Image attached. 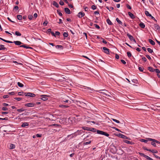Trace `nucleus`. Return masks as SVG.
<instances>
[{
    "mask_svg": "<svg viewBox=\"0 0 160 160\" xmlns=\"http://www.w3.org/2000/svg\"><path fill=\"white\" fill-rule=\"evenodd\" d=\"M59 107L61 108H67L68 107V106L67 105H59Z\"/></svg>",
    "mask_w": 160,
    "mask_h": 160,
    "instance_id": "nucleus-47",
    "label": "nucleus"
},
{
    "mask_svg": "<svg viewBox=\"0 0 160 160\" xmlns=\"http://www.w3.org/2000/svg\"><path fill=\"white\" fill-rule=\"evenodd\" d=\"M65 11V12L68 14H70V10L69 9L67 8H65L64 9Z\"/></svg>",
    "mask_w": 160,
    "mask_h": 160,
    "instance_id": "nucleus-18",
    "label": "nucleus"
},
{
    "mask_svg": "<svg viewBox=\"0 0 160 160\" xmlns=\"http://www.w3.org/2000/svg\"><path fill=\"white\" fill-rule=\"evenodd\" d=\"M121 61L124 64H125L126 63V62L123 59L121 60Z\"/></svg>",
    "mask_w": 160,
    "mask_h": 160,
    "instance_id": "nucleus-62",
    "label": "nucleus"
},
{
    "mask_svg": "<svg viewBox=\"0 0 160 160\" xmlns=\"http://www.w3.org/2000/svg\"><path fill=\"white\" fill-rule=\"evenodd\" d=\"M118 136L119 137L121 138H123V139H128V138L126 136L122 134L121 133H119L118 135Z\"/></svg>",
    "mask_w": 160,
    "mask_h": 160,
    "instance_id": "nucleus-6",
    "label": "nucleus"
},
{
    "mask_svg": "<svg viewBox=\"0 0 160 160\" xmlns=\"http://www.w3.org/2000/svg\"><path fill=\"white\" fill-rule=\"evenodd\" d=\"M139 26L142 28H144L145 27V25L144 23L142 22H141L139 23Z\"/></svg>",
    "mask_w": 160,
    "mask_h": 160,
    "instance_id": "nucleus-21",
    "label": "nucleus"
},
{
    "mask_svg": "<svg viewBox=\"0 0 160 160\" xmlns=\"http://www.w3.org/2000/svg\"><path fill=\"white\" fill-rule=\"evenodd\" d=\"M19 8L18 6H16L14 7V10H18Z\"/></svg>",
    "mask_w": 160,
    "mask_h": 160,
    "instance_id": "nucleus-57",
    "label": "nucleus"
},
{
    "mask_svg": "<svg viewBox=\"0 0 160 160\" xmlns=\"http://www.w3.org/2000/svg\"><path fill=\"white\" fill-rule=\"evenodd\" d=\"M92 8L93 10H95L96 8V7L95 5H93L92 6Z\"/></svg>",
    "mask_w": 160,
    "mask_h": 160,
    "instance_id": "nucleus-59",
    "label": "nucleus"
},
{
    "mask_svg": "<svg viewBox=\"0 0 160 160\" xmlns=\"http://www.w3.org/2000/svg\"><path fill=\"white\" fill-rule=\"evenodd\" d=\"M155 143H156L155 142L152 141L151 142V144L154 147H156V145Z\"/></svg>",
    "mask_w": 160,
    "mask_h": 160,
    "instance_id": "nucleus-42",
    "label": "nucleus"
},
{
    "mask_svg": "<svg viewBox=\"0 0 160 160\" xmlns=\"http://www.w3.org/2000/svg\"><path fill=\"white\" fill-rule=\"evenodd\" d=\"M71 100H72V103H76L77 105H79V104H80V102L79 101H78L77 100H73L72 98L71 97Z\"/></svg>",
    "mask_w": 160,
    "mask_h": 160,
    "instance_id": "nucleus-9",
    "label": "nucleus"
},
{
    "mask_svg": "<svg viewBox=\"0 0 160 160\" xmlns=\"http://www.w3.org/2000/svg\"><path fill=\"white\" fill-rule=\"evenodd\" d=\"M20 47H23L26 49H32V48L29 46H27L25 45H22L20 46Z\"/></svg>",
    "mask_w": 160,
    "mask_h": 160,
    "instance_id": "nucleus-17",
    "label": "nucleus"
},
{
    "mask_svg": "<svg viewBox=\"0 0 160 160\" xmlns=\"http://www.w3.org/2000/svg\"><path fill=\"white\" fill-rule=\"evenodd\" d=\"M148 51L150 53H152L153 52V51L152 49H151L150 48H148L147 49Z\"/></svg>",
    "mask_w": 160,
    "mask_h": 160,
    "instance_id": "nucleus-40",
    "label": "nucleus"
},
{
    "mask_svg": "<svg viewBox=\"0 0 160 160\" xmlns=\"http://www.w3.org/2000/svg\"><path fill=\"white\" fill-rule=\"evenodd\" d=\"M149 151L153 153H157L158 152V151L157 150H155L150 149V150H149Z\"/></svg>",
    "mask_w": 160,
    "mask_h": 160,
    "instance_id": "nucleus-28",
    "label": "nucleus"
},
{
    "mask_svg": "<svg viewBox=\"0 0 160 160\" xmlns=\"http://www.w3.org/2000/svg\"><path fill=\"white\" fill-rule=\"evenodd\" d=\"M148 70H149L151 72H154L155 70V69H154L152 67H149L148 68Z\"/></svg>",
    "mask_w": 160,
    "mask_h": 160,
    "instance_id": "nucleus-23",
    "label": "nucleus"
},
{
    "mask_svg": "<svg viewBox=\"0 0 160 160\" xmlns=\"http://www.w3.org/2000/svg\"><path fill=\"white\" fill-rule=\"evenodd\" d=\"M79 133L78 132V131H77L73 133H72V134H71V137L72 138L74 137H76L77 135H79Z\"/></svg>",
    "mask_w": 160,
    "mask_h": 160,
    "instance_id": "nucleus-7",
    "label": "nucleus"
},
{
    "mask_svg": "<svg viewBox=\"0 0 160 160\" xmlns=\"http://www.w3.org/2000/svg\"><path fill=\"white\" fill-rule=\"evenodd\" d=\"M24 95L26 96L31 97H34L36 96L34 94L30 92H25Z\"/></svg>",
    "mask_w": 160,
    "mask_h": 160,
    "instance_id": "nucleus-1",
    "label": "nucleus"
},
{
    "mask_svg": "<svg viewBox=\"0 0 160 160\" xmlns=\"http://www.w3.org/2000/svg\"><path fill=\"white\" fill-rule=\"evenodd\" d=\"M0 39L2 40L3 41L5 42H8V43H13V42H12V41H8V40H5V39H4L3 38H0Z\"/></svg>",
    "mask_w": 160,
    "mask_h": 160,
    "instance_id": "nucleus-24",
    "label": "nucleus"
},
{
    "mask_svg": "<svg viewBox=\"0 0 160 160\" xmlns=\"http://www.w3.org/2000/svg\"><path fill=\"white\" fill-rule=\"evenodd\" d=\"M146 57L149 60H151V58L150 57L149 55H146Z\"/></svg>",
    "mask_w": 160,
    "mask_h": 160,
    "instance_id": "nucleus-64",
    "label": "nucleus"
},
{
    "mask_svg": "<svg viewBox=\"0 0 160 160\" xmlns=\"http://www.w3.org/2000/svg\"><path fill=\"white\" fill-rule=\"evenodd\" d=\"M17 18L19 20H21L22 19V15H18L17 16Z\"/></svg>",
    "mask_w": 160,
    "mask_h": 160,
    "instance_id": "nucleus-32",
    "label": "nucleus"
},
{
    "mask_svg": "<svg viewBox=\"0 0 160 160\" xmlns=\"http://www.w3.org/2000/svg\"><path fill=\"white\" fill-rule=\"evenodd\" d=\"M91 143V141H89L88 142H84L83 144L84 145H87L88 144H89Z\"/></svg>",
    "mask_w": 160,
    "mask_h": 160,
    "instance_id": "nucleus-38",
    "label": "nucleus"
},
{
    "mask_svg": "<svg viewBox=\"0 0 160 160\" xmlns=\"http://www.w3.org/2000/svg\"><path fill=\"white\" fill-rule=\"evenodd\" d=\"M116 20L117 21V22L119 24L122 25V22L119 20L118 18H117L116 19Z\"/></svg>",
    "mask_w": 160,
    "mask_h": 160,
    "instance_id": "nucleus-30",
    "label": "nucleus"
},
{
    "mask_svg": "<svg viewBox=\"0 0 160 160\" xmlns=\"http://www.w3.org/2000/svg\"><path fill=\"white\" fill-rule=\"evenodd\" d=\"M102 42L103 43H104L105 44L107 43V41H106L103 38H102Z\"/></svg>",
    "mask_w": 160,
    "mask_h": 160,
    "instance_id": "nucleus-63",
    "label": "nucleus"
},
{
    "mask_svg": "<svg viewBox=\"0 0 160 160\" xmlns=\"http://www.w3.org/2000/svg\"><path fill=\"white\" fill-rule=\"evenodd\" d=\"M29 123L28 122H25L22 123L21 127H25L26 126H28Z\"/></svg>",
    "mask_w": 160,
    "mask_h": 160,
    "instance_id": "nucleus-14",
    "label": "nucleus"
},
{
    "mask_svg": "<svg viewBox=\"0 0 160 160\" xmlns=\"http://www.w3.org/2000/svg\"><path fill=\"white\" fill-rule=\"evenodd\" d=\"M154 72H155L158 74L160 73V71L158 69H155Z\"/></svg>",
    "mask_w": 160,
    "mask_h": 160,
    "instance_id": "nucleus-44",
    "label": "nucleus"
},
{
    "mask_svg": "<svg viewBox=\"0 0 160 160\" xmlns=\"http://www.w3.org/2000/svg\"><path fill=\"white\" fill-rule=\"evenodd\" d=\"M145 15L147 16H149V17H151V16H152V15L150 14L149 12L148 11H145Z\"/></svg>",
    "mask_w": 160,
    "mask_h": 160,
    "instance_id": "nucleus-27",
    "label": "nucleus"
},
{
    "mask_svg": "<svg viewBox=\"0 0 160 160\" xmlns=\"http://www.w3.org/2000/svg\"><path fill=\"white\" fill-rule=\"evenodd\" d=\"M102 135L105 136L107 137H108L109 136V134L108 133L103 131L102 132Z\"/></svg>",
    "mask_w": 160,
    "mask_h": 160,
    "instance_id": "nucleus-35",
    "label": "nucleus"
},
{
    "mask_svg": "<svg viewBox=\"0 0 160 160\" xmlns=\"http://www.w3.org/2000/svg\"><path fill=\"white\" fill-rule=\"evenodd\" d=\"M124 142L126 143L130 144L131 145L133 144L134 143L129 141H128L127 140H124Z\"/></svg>",
    "mask_w": 160,
    "mask_h": 160,
    "instance_id": "nucleus-15",
    "label": "nucleus"
},
{
    "mask_svg": "<svg viewBox=\"0 0 160 160\" xmlns=\"http://www.w3.org/2000/svg\"><path fill=\"white\" fill-rule=\"evenodd\" d=\"M85 15V14L84 12H79L78 15V16L79 18H82V17Z\"/></svg>",
    "mask_w": 160,
    "mask_h": 160,
    "instance_id": "nucleus-10",
    "label": "nucleus"
},
{
    "mask_svg": "<svg viewBox=\"0 0 160 160\" xmlns=\"http://www.w3.org/2000/svg\"><path fill=\"white\" fill-rule=\"evenodd\" d=\"M148 139H147V140H145V139H140V141L142 142H145V143H147V142H148Z\"/></svg>",
    "mask_w": 160,
    "mask_h": 160,
    "instance_id": "nucleus-34",
    "label": "nucleus"
},
{
    "mask_svg": "<svg viewBox=\"0 0 160 160\" xmlns=\"http://www.w3.org/2000/svg\"><path fill=\"white\" fill-rule=\"evenodd\" d=\"M128 14L130 17L132 19H134L135 18V16L131 12H128Z\"/></svg>",
    "mask_w": 160,
    "mask_h": 160,
    "instance_id": "nucleus-13",
    "label": "nucleus"
},
{
    "mask_svg": "<svg viewBox=\"0 0 160 160\" xmlns=\"http://www.w3.org/2000/svg\"><path fill=\"white\" fill-rule=\"evenodd\" d=\"M139 70L141 72H142L143 70V68L142 67H139Z\"/></svg>",
    "mask_w": 160,
    "mask_h": 160,
    "instance_id": "nucleus-55",
    "label": "nucleus"
},
{
    "mask_svg": "<svg viewBox=\"0 0 160 160\" xmlns=\"http://www.w3.org/2000/svg\"><path fill=\"white\" fill-rule=\"evenodd\" d=\"M89 131H91L93 132H95L96 131V129L94 128H90V130Z\"/></svg>",
    "mask_w": 160,
    "mask_h": 160,
    "instance_id": "nucleus-46",
    "label": "nucleus"
},
{
    "mask_svg": "<svg viewBox=\"0 0 160 160\" xmlns=\"http://www.w3.org/2000/svg\"><path fill=\"white\" fill-rule=\"evenodd\" d=\"M57 48H61L62 49V46L61 45H57L56 47Z\"/></svg>",
    "mask_w": 160,
    "mask_h": 160,
    "instance_id": "nucleus-45",
    "label": "nucleus"
},
{
    "mask_svg": "<svg viewBox=\"0 0 160 160\" xmlns=\"http://www.w3.org/2000/svg\"><path fill=\"white\" fill-rule=\"evenodd\" d=\"M5 49H6V48L4 47V45L0 44V50Z\"/></svg>",
    "mask_w": 160,
    "mask_h": 160,
    "instance_id": "nucleus-22",
    "label": "nucleus"
},
{
    "mask_svg": "<svg viewBox=\"0 0 160 160\" xmlns=\"http://www.w3.org/2000/svg\"><path fill=\"white\" fill-rule=\"evenodd\" d=\"M17 111L18 112H22L24 111L25 110L23 108H21L20 109H17Z\"/></svg>",
    "mask_w": 160,
    "mask_h": 160,
    "instance_id": "nucleus-36",
    "label": "nucleus"
},
{
    "mask_svg": "<svg viewBox=\"0 0 160 160\" xmlns=\"http://www.w3.org/2000/svg\"><path fill=\"white\" fill-rule=\"evenodd\" d=\"M59 4L61 5H63L64 4V3L62 1V0H60L59 2Z\"/></svg>",
    "mask_w": 160,
    "mask_h": 160,
    "instance_id": "nucleus-56",
    "label": "nucleus"
},
{
    "mask_svg": "<svg viewBox=\"0 0 160 160\" xmlns=\"http://www.w3.org/2000/svg\"><path fill=\"white\" fill-rule=\"evenodd\" d=\"M82 128L83 130H86L87 131H89V130H90V128L85 126L82 127Z\"/></svg>",
    "mask_w": 160,
    "mask_h": 160,
    "instance_id": "nucleus-25",
    "label": "nucleus"
},
{
    "mask_svg": "<svg viewBox=\"0 0 160 160\" xmlns=\"http://www.w3.org/2000/svg\"><path fill=\"white\" fill-rule=\"evenodd\" d=\"M24 93L22 92H18V94L20 96L23 95H24L23 94H24Z\"/></svg>",
    "mask_w": 160,
    "mask_h": 160,
    "instance_id": "nucleus-43",
    "label": "nucleus"
},
{
    "mask_svg": "<svg viewBox=\"0 0 160 160\" xmlns=\"http://www.w3.org/2000/svg\"><path fill=\"white\" fill-rule=\"evenodd\" d=\"M48 22L47 21H44V22L43 24L44 26H46L47 24H48Z\"/></svg>",
    "mask_w": 160,
    "mask_h": 160,
    "instance_id": "nucleus-50",
    "label": "nucleus"
},
{
    "mask_svg": "<svg viewBox=\"0 0 160 160\" xmlns=\"http://www.w3.org/2000/svg\"><path fill=\"white\" fill-rule=\"evenodd\" d=\"M15 148V145L13 144H10L9 145V148L10 149H13Z\"/></svg>",
    "mask_w": 160,
    "mask_h": 160,
    "instance_id": "nucleus-20",
    "label": "nucleus"
},
{
    "mask_svg": "<svg viewBox=\"0 0 160 160\" xmlns=\"http://www.w3.org/2000/svg\"><path fill=\"white\" fill-rule=\"evenodd\" d=\"M132 82L135 83H138V80L136 79H133L132 80Z\"/></svg>",
    "mask_w": 160,
    "mask_h": 160,
    "instance_id": "nucleus-53",
    "label": "nucleus"
},
{
    "mask_svg": "<svg viewBox=\"0 0 160 160\" xmlns=\"http://www.w3.org/2000/svg\"><path fill=\"white\" fill-rule=\"evenodd\" d=\"M107 23L109 25H112L113 24L109 19L107 20Z\"/></svg>",
    "mask_w": 160,
    "mask_h": 160,
    "instance_id": "nucleus-29",
    "label": "nucleus"
},
{
    "mask_svg": "<svg viewBox=\"0 0 160 160\" xmlns=\"http://www.w3.org/2000/svg\"><path fill=\"white\" fill-rule=\"evenodd\" d=\"M14 99L18 101L21 100L22 99V98H15Z\"/></svg>",
    "mask_w": 160,
    "mask_h": 160,
    "instance_id": "nucleus-61",
    "label": "nucleus"
},
{
    "mask_svg": "<svg viewBox=\"0 0 160 160\" xmlns=\"http://www.w3.org/2000/svg\"><path fill=\"white\" fill-rule=\"evenodd\" d=\"M127 56H128V57L129 58L131 57L132 56V54H131V52H127Z\"/></svg>",
    "mask_w": 160,
    "mask_h": 160,
    "instance_id": "nucleus-39",
    "label": "nucleus"
},
{
    "mask_svg": "<svg viewBox=\"0 0 160 160\" xmlns=\"http://www.w3.org/2000/svg\"><path fill=\"white\" fill-rule=\"evenodd\" d=\"M102 132H103V131H100V130H97V133L99 134H101V135H102Z\"/></svg>",
    "mask_w": 160,
    "mask_h": 160,
    "instance_id": "nucleus-37",
    "label": "nucleus"
},
{
    "mask_svg": "<svg viewBox=\"0 0 160 160\" xmlns=\"http://www.w3.org/2000/svg\"><path fill=\"white\" fill-rule=\"evenodd\" d=\"M142 148L144 150H147V151H149V150H150L149 149H147V148L146 147H143Z\"/></svg>",
    "mask_w": 160,
    "mask_h": 160,
    "instance_id": "nucleus-58",
    "label": "nucleus"
},
{
    "mask_svg": "<svg viewBox=\"0 0 160 160\" xmlns=\"http://www.w3.org/2000/svg\"><path fill=\"white\" fill-rule=\"evenodd\" d=\"M57 12L58 13V14L60 16H62V12L59 11V10H57Z\"/></svg>",
    "mask_w": 160,
    "mask_h": 160,
    "instance_id": "nucleus-51",
    "label": "nucleus"
},
{
    "mask_svg": "<svg viewBox=\"0 0 160 160\" xmlns=\"http://www.w3.org/2000/svg\"><path fill=\"white\" fill-rule=\"evenodd\" d=\"M94 25L95 26L96 28L98 29H99L100 28V27L97 24H94Z\"/></svg>",
    "mask_w": 160,
    "mask_h": 160,
    "instance_id": "nucleus-52",
    "label": "nucleus"
},
{
    "mask_svg": "<svg viewBox=\"0 0 160 160\" xmlns=\"http://www.w3.org/2000/svg\"><path fill=\"white\" fill-rule=\"evenodd\" d=\"M13 43H14L17 45H20L23 44L21 42L18 41H14L13 42Z\"/></svg>",
    "mask_w": 160,
    "mask_h": 160,
    "instance_id": "nucleus-11",
    "label": "nucleus"
},
{
    "mask_svg": "<svg viewBox=\"0 0 160 160\" xmlns=\"http://www.w3.org/2000/svg\"><path fill=\"white\" fill-rule=\"evenodd\" d=\"M36 103L33 102H30L27 103L25 104V106L26 107H32L35 106Z\"/></svg>",
    "mask_w": 160,
    "mask_h": 160,
    "instance_id": "nucleus-2",
    "label": "nucleus"
},
{
    "mask_svg": "<svg viewBox=\"0 0 160 160\" xmlns=\"http://www.w3.org/2000/svg\"><path fill=\"white\" fill-rule=\"evenodd\" d=\"M148 41L152 45H155V43L151 39H149Z\"/></svg>",
    "mask_w": 160,
    "mask_h": 160,
    "instance_id": "nucleus-19",
    "label": "nucleus"
},
{
    "mask_svg": "<svg viewBox=\"0 0 160 160\" xmlns=\"http://www.w3.org/2000/svg\"><path fill=\"white\" fill-rule=\"evenodd\" d=\"M154 26L156 30H158V32H160V27L159 25L157 24H154Z\"/></svg>",
    "mask_w": 160,
    "mask_h": 160,
    "instance_id": "nucleus-12",
    "label": "nucleus"
},
{
    "mask_svg": "<svg viewBox=\"0 0 160 160\" xmlns=\"http://www.w3.org/2000/svg\"><path fill=\"white\" fill-rule=\"evenodd\" d=\"M8 93L11 95H13L15 94V92H8Z\"/></svg>",
    "mask_w": 160,
    "mask_h": 160,
    "instance_id": "nucleus-60",
    "label": "nucleus"
},
{
    "mask_svg": "<svg viewBox=\"0 0 160 160\" xmlns=\"http://www.w3.org/2000/svg\"><path fill=\"white\" fill-rule=\"evenodd\" d=\"M40 96L41 97H42L41 99L43 101H46L48 99L46 97L47 96V95H40Z\"/></svg>",
    "mask_w": 160,
    "mask_h": 160,
    "instance_id": "nucleus-8",
    "label": "nucleus"
},
{
    "mask_svg": "<svg viewBox=\"0 0 160 160\" xmlns=\"http://www.w3.org/2000/svg\"><path fill=\"white\" fill-rule=\"evenodd\" d=\"M148 139V141H151L152 142H155L156 143L159 144H160V142L159 141H158L155 139H152L150 138H147Z\"/></svg>",
    "mask_w": 160,
    "mask_h": 160,
    "instance_id": "nucleus-5",
    "label": "nucleus"
},
{
    "mask_svg": "<svg viewBox=\"0 0 160 160\" xmlns=\"http://www.w3.org/2000/svg\"><path fill=\"white\" fill-rule=\"evenodd\" d=\"M127 35L128 37V38H129L130 41H132V40L134 38L132 36L128 33H127Z\"/></svg>",
    "mask_w": 160,
    "mask_h": 160,
    "instance_id": "nucleus-16",
    "label": "nucleus"
},
{
    "mask_svg": "<svg viewBox=\"0 0 160 160\" xmlns=\"http://www.w3.org/2000/svg\"><path fill=\"white\" fill-rule=\"evenodd\" d=\"M101 91H104V92H100L101 93H102L103 95H105L107 97H111V96L109 94H108L107 93H109L107 91L105 90H101Z\"/></svg>",
    "mask_w": 160,
    "mask_h": 160,
    "instance_id": "nucleus-3",
    "label": "nucleus"
},
{
    "mask_svg": "<svg viewBox=\"0 0 160 160\" xmlns=\"http://www.w3.org/2000/svg\"><path fill=\"white\" fill-rule=\"evenodd\" d=\"M53 5L57 8L59 7L58 4L55 1H53Z\"/></svg>",
    "mask_w": 160,
    "mask_h": 160,
    "instance_id": "nucleus-26",
    "label": "nucleus"
},
{
    "mask_svg": "<svg viewBox=\"0 0 160 160\" xmlns=\"http://www.w3.org/2000/svg\"><path fill=\"white\" fill-rule=\"evenodd\" d=\"M63 35L65 37H67L68 36V32H64L63 33Z\"/></svg>",
    "mask_w": 160,
    "mask_h": 160,
    "instance_id": "nucleus-41",
    "label": "nucleus"
},
{
    "mask_svg": "<svg viewBox=\"0 0 160 160\" xmlns=\"http://www.w3.org/2000/svg\"><path fill=\"white\" fill-rule=\"evenodd\" d=\"M112 120L113 121L116 122L117 123H120V122H119V120H116V119H112Z\"/></svg>",
    "mask_w": 160,
    "mask_h": 160,
    "instance_id": "nucleus-49",
    "label": "nucleus"
},
{
    "mask_svg": "<svg viewBox=\"0 0 160 160\" xmlns=\"http://www.w3.org/2000/svg\"><path fill=\"white\" fill-rule=\"evenodd\" d=\"M28 18L30 20H31L32 19L33 16L31 15H29L28 16Z\"/></svg>",
    "mask_w": 160,
    "mask_h": 160,
    "instance_id": "nucleus-48",
    "label": "nucleus"
},
{
    "mask_svg": "<svg viewBox=\"0 0 160 160\" xmlns=\"http://www.w3.org/2000/svg\"><path fill=\"white\" fill-rule=\"evenodd\" d=\"M15 34L17 36H21V34L18 31H16Z\"/></svg>",
    "mask_w": 160,
    "mask_h": 160,
    "instance_id": "nucleus-31",
    "label": "nucleus"
},
{
    "mask_svg": "<svg viewBox=\"0 0 160 160\" xmlns=\"http://www.w3.org/2000/svg\"><path fill=\"white\" fill-rule=\"evenodd\" d=\"M17 84L18 86L21 88L23 87L24 86L23 85L22 83L19 82H18Z\"/></svg>",
    "mask_w": 160,
    "mask_h": 160,
    "instance_id": "nucleus-33",
    "label": "nucleus"
},
{
    "mask_svg": "<svg viewBox=\"0 0 160 160\" xmlns=\"http://www.w3.org/2000/svg\"><path fill=\"white\" fill-rule=\"evenodd\" d=\"M103 49L104 52L106 54H109L110 53V50L108 48L106 47H103Z\"/></svg>",
    "mask_w": 160,
    "mask_h": 160,
    "instance_id": "nucleus-4",
    "label": "nucleus"
},
{
    "mask_svg": "<svg viewBox=\"0 0 160 160\" xmlns=\"http://www.w3.org/2000/svg\"><path fill=\"white\" fill-rule=\"evenodd\" d=\"M2 110L3 111H7L8 110V108L5 107H3L2 108Z\"/></svg>",
    "mask_w": 160,
    "mask_h": 160,
    "instance_id": "nucleus-54",
    "label": "nucleus"
}]
</instances>
